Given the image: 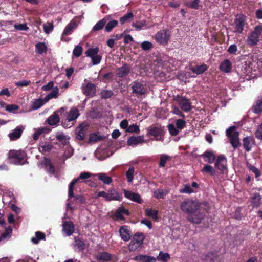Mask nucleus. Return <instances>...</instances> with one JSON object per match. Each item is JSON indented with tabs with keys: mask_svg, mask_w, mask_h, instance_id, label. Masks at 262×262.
Returning <instances> with one entry per match:
<instances>
[{
	"mask_svg": "<svg viewBox=\"0 0 262 262\" xmlns=\"http://www.w3.org/2000/svg\"><path fill=\"white\" fill-rule=\"evenodd\" d=\"M132 89L133 93L138 97L145 94L147 92L145 85L138 81H135L132 83Z\"/></svg>",
	"mask_w": 262,
	"mask_h": 262,
	"instance_id": "13",
	"label": "nucleus"
},
{
	"mask_svg": "<svg viewBox=\"0 0 262 262\" xmlns=\"http://www.w3.org/2000/svg\"><path fill=\"white\" fill-rule=\"evenodd\" d=\"M83 94L88 98H93L95 96L96 92V85L90 82H88L81 87Z\"/></svg>",
	"mask_w": 262,
	"mask_h": 262,
	"instance_id": "14",
	"label": "nucleus"
},
{
	"mask_svg": "<svg viewBox=\"0 0 262 262\" xmlns=\"http://www.w3.org/2000/svg\"><path fill=\"white\" fill-rule=\"evenodd\" d=\"M252 111L255 114H259L262 112V96L258 97L252 107Z\"/></svg>",
	"mask_w": 262,
	"mask_h": 262,
	"instance_id": "29",
	"label": "nucleus"
},
{
	"mask_svg": "<svg viewBox=\"0 0 262 262\" xmlns=\"http://www.w3.org/2000/svg\"><path fill=\"white\" fill-rule=\"evenodd\" d=\"M158 259L163 262H167V260L170 258V255L167 253H163L160 252L159 255L157 257Z\"/></svg>",
	"mask_w": 262,
	"mask_h": 262,
	"instance_id": "58",
	"label": "nucleus"
},
{
	"mask_svg": "<svg viewBox=\"0 0 262 262\" xmlns=\"http://www.w3.org/2000/svg\"><path fill=\"white\" fill-rule=\"evenodd\" d=\"M118 22L116 20H112L106 23L105 26V31L107 32L112 31L113 29L118 25Z\"/></svg>",
	"mask_w": 262,
	"mask_h": 262,
	"instance_id": "51",
	"label": "nucleus"
},
{
	"mask_svg": "<svg viewBox=\"0 0 262 262\" xmlns=\"http://www.w3.org/2000/svg\"><path fill=\"white\" fill-rule=\"evenodd\" d=\"M176 101L180 108L184 112H188L192 108L191 102L190 100L180 95H177L173 98Z\"/></svg>",
	"mask_w": 262,
	"mask_h": 262,
	"instance_id": "8",
	"label": "nucleus"
},
{
	"mask_svg": "<svg viewBox=\"0 0 262 262\" xmlns=\"http://www.w3.org/2000/svg\"><path fill=\"white\" fill-rule=\"evenodd\" d=\"M63 231L67 236L71 235L75 231V227L72 221H66L63 224Z\"/></svg>",
	"mask_w": 262,
	"mask_h": 262,
	"instance_id": "23",
	"label": "nucleus"
},
{
	"mask_svg": "<svg viewBox=\"0 0 262 262\" xmlns=\"http://www.w3.org/2000/svg\"><path fill=\"white\" fill-rule=\"evenodd\" d=\"M147 135L152 136L156 141H161L163 137V130L161 127L158 126H150L148 127Z\"/></svg>",
	"mask_w": 262,
	"mask_h": 262,
	"instance_id": "11",
	"label": "nucleus"
},
{
	"mask_svg": "<svg viewBox=\"0 0 262 262\" xmlns=\"http://www.w3.org/2000/svg\"><path fill=\"white\" fill-rule=\"evenodd\" d=\"M123 191L125 198L139 204L142 203L143 200L139 194L127 190H124Z\"/></svg>",
	"mask_w": 262,
	"mask_h": 262,
	"instance_id": "20",
	"label": "nucleus"
},
{
	"mask_svg": "<svg viewBox=\"0 0 262 262\" xmlns=\"http://www.w3.org/2000/svg\"><path fill=\"white\" fill-rule=\"evenodd\" d=\"M171 160V157L165 154H162L160 156L159 166L160 167H164L167 161Z\"/></svg>",
	"mask_w": 262,
	"mask_h": 262,
	"instance_id": "49",
	"label": "nucleus"
},
{
	"mask_svg": "<svg viewBox=\"0 0 262 262\" xmlns=\"http://www.w3.org/2000/svg\"><path fill=\"white\" fill-rule=\"evenodd\" d=\"M126 132L132 133L139 134L140 132V128L139 126L137 124H133L132 125L128 126V127L126 130Z\"/></svg>",
	"mask_w": 262,
	"mask_h": 262,
	"instance_id": "57",
	"label": "nucleus"
},
{
	"mask_svg": "<svg viewBox=\"0 0 262 262\" xmlns=\"http://www.w3.org/2000/svg\"><path fill=\"white\" fill-rule=\"evenodd\" d=\"M227 160L226 157L224 155H219L216 159L215 166L220 171L223 172L227 168Z\"/></svg>",
	"mask_w": 262,
	"mask_h": 262,
	"instance_id": "22",
	"label": "nucleus"
},
{
	"mask_svg": "<svg viewBox=\"0 0 262 262\" xmlns=\"http://www.w3.org/2000/svg\"><path fill=\"white\" fill-rule=\"evenodd\" d=\"M235 126H232L226 130V135L230 139V142L232 147L236 149L241 145L239 140V133L235 130Z\"/></svg>",
	"mask_w": 262,
	"mask_h": 262,
	"instance_id": "5",
	"label": "nucleus"
},
{
	"mask_svg": "<svg viewBox=\"0 0 262 262\" xmlns=\"http://www.w3.org/2000/svg\"><path fill=\"white\" fill-rule=\"evenodd\" d=\"M168 193V191L166 189H158L154 192V196L158 199H163Z\"/></svg>",
	"mask_w": 262,
	"mask_h": 262,
	"instance_id": "39",
	"label": "nucleus"
},
{
	"mask_svg": "<svg viewBox=\"0 0 262 262\" xmlns=\"http://www.w3.org/2000/svg\"><path fill=\"white\" fill-rule=\"evenodd\" d=\"M44 165L48 172L52 174H54L55 173V168L52 163L50 159L45 158L44 160Z\"/></svg>",
	"mask_w": 262,
	"mask_h": 262,
	"instance_id": "36",
	"label": "nucleus"
},
{
	"mask_svg": "<svg viewBox=\"0 0 262 262\" xmlns=\"http://www.w3.org/2000/svg\"><path fill=\"white\" fill-rule=\"evenodd\" d=\"M76 25L74 20H71L70 23L64 29L63 35H67L70 34L73 28L75 27Z\"/></svg>",
	"mask_w": 262,
	"mask_h": 262,
	"instance_id": "48",
	"label": "nucleus"
},
{
	"mask_svg": "<svg viewBox=\"0 0 262 262\" xmlns=\"http://www.w3.org/2000/svg\"><path fill=\"white\" fill-rule=\"evenodd\" d=\"M24 129L25 127L24 126H17L8 135L10 140L11 141H15L21 137Z\"/></svg>",
	"mask_w": 262,
	"mask_h": 262,
	"instance_id": "18",
	"label": "nucleus"
},
{
	"mask_svg": "<svg viewBox=\"0 0 262 262\" xmlns=\"http://www.w3.org/2000/svg\"><path fill=\"white\" fill-rule=\"evenodd\" d=\"M82 48L80 46H76L73 51V54L76 57H79L81 56L82 52Z\"/></svg>",
	"mask_w": 262,
	"mask_h": 262,
	"instance_id": "61",
	"label": "nucleus"
},
{
	"mask_svg": "<svg viewBox=\"0 0 262 262\" xmlns=\"http://www.w3.org/2000/svg\"><path fill=\"white\" fill-rule=\"evenodd\" d=\"M180 209L188 214V221L193 224H200L205 216L204 212L200 209L199 202L192 199L183 201L180 204Z\"/></svg>",
	"mask_w": 262,
	"mask_h": 262,
	"instance_id": "1",
	"label": "nucleus"
},
{
	"mask_svg": "<svg viewBox=\"0 0 262 262\" xmlns=\"http://www.w3.org/2000/svg\"><path fill=\"white\" fill-rule=\"evenodd\" d=\"M114 93L112 90H102L100 92L102 99H107L112 97Z\"/></svg>",
	"mask_w": 262,
	"mask_h": 262,
	"instance_id": "54",
	"label": "nucleus"
},
{
	"mask_svg": "<svg viewBox=\"0 0 262 262\" xmlns=\"http://www.w3.org/2000/svg\"><path fill=\"white\" fill-rule=\"evenodd\" d=\"M261 196L258 193H255L251 199V204L253 207H258L261 204Z\"/></svg>",
	"mask_w": 262,
	"mask_h": 262,
	"instance_id": "34",
	"label": "nucleus"
},
{
	"mask_svg": "<svg viewBox=\"0 0 262 262\" xmlns=\"http://www.w3.org/2000/svg\"><path fill=\"white\" fill-rule=\"evenodd\" d=\"M97 176L98 179L105 184H110L112 182L111 177L107 176L105 173H98Z\"/></svg>",
	"mask_w": 262,
	"mask_h": 262,
	"instance_id": "43",
	"label": "nucleus"
},
{
	"mask_svg": "<svg viewBox=\"0 0 262 262\" xmlns=\"http://www.w3.org/2000/svg\"><path fill=\"white\" fill-rule=\"evenodd\" d=\"M133 260L140 262H156V258L146 255H139L134 257Z\"/></svg>",
	"mask_w": 262,
	"mask_h": 262,
	"instance_id": "30",
	"label": "nucleus"
},
{
	"mask_svg": "<svg viewBox=\"0 0 262 262\" xmlns=\"http://www.w3.org/2000/svg\"><path fill=\"white\" fill-rule=\"evenodd\" d=\"M107 19L106 17L103 18L96 23L93 27L92 30L94 31H99L103 28L107 23Z\"/></svg>",
	"mask_w": 262,
	"mask_h": 262,
	"instance_id": "41",
	"label": "nucleus"
},
{
	"mask_svg": "<svg viewBox=\"0 0 262 262\" xmlns=\"http://www.w3.org/2000/svg\"><path fill=\"white\" fill-rule=\"evenodd\" d=\"M201 156L205 159V162L210 164L213 163L215 160V155L211 151L207 150Z\"/></svg>",
	"mask_w": 262,
	"mask_h": 262,
	"instance_id": "31",
	"label": "nucleus"
},
{
	"mask_svg": "<svg viewBox=\"0 0 262 262\" xmlns=\"http://www.w3.org/2000/svg\"><path fill=\"white\" fill-rule=\"evenodd\" d=\"M65 111V108L61 107L60 109L54 112L48 118L47 121L50 125L54 126L57 125L60 121L59 116L62 119L63 113Z\"/></svg>",
	"mask_w": 262,
	"mask_h": 262,
	"instance_id": "10",
	"label": "nucleus"
},
{
	"mask_svg": "<svg viewBox=\"0 0 262 262\" xmlns=\"http://www.w3.org/2000/svg\"><path fill=\"white\" fill-rule=\"evenodd\" d=\"M135 169L133 167H130L127 171L125 172V176L127 179L128 182H131L134 178Z\"/></svg>",
	"mask_w": 262,
	"mask_h": 262,
	"instance_id": "55",
	"label": "nucleus"
},
{
	"mask_svg": "<svg viewBox=\"0 0 262 262\" xmlns=\"http://www.w3.org/2000/svg\"><path fill=\"white\" fill-rule=\"evenodd\" d=\"M104 137L98 135L96 134H90L89 138V142L90 143H96L99 141H102Z\"/></svg>",
	"mask_w": 262,
	"mask_h": 262,
	"instance_id": "47",
	"label": "nucleus"
},
{
	"mask_svg": "<svg viewBox=\"0 0 262 262\" xmlns=\"http://www.w3.org/2000/svg\"><path fill=\"white\" fill-rule=\"evenodd\" d=\"M99 51V50L98 48H89L85 52V54L87 56L92 58L97 55Z\"/></svg>",
	"mask_w": 262,
	"mask_h": 262,
	"instance_id": "56",
	"label": "nucleus"
},
{
	"mask_svg": "<svg viewBox=\"0 0 262 262\" xmlns=\"http://www.w3.org/2000/svg\"><path fill=\"white\" fill-rule=\"evenodd\" d=\"M36 237H32L31 241L34 244H37L39 240L45 238V234L40 231H37L35 233Z\"/></svg>",
	"mask_w": 262,
	"mask_h": 262,
	"instance_id": "53",
	"label": "nucleus"
},
{
	"mask_svg": "<svg viewBox=\"0 0 262 262\" xmlns=\"http://www.w3.org/2000/svg\"><path fill=\"white\" fill-rule=\"evenodd\" d=\"M130 71V67L128 64L125 63L121 67L117 69L116 74L119 77H124L127 76Z\"/></svg>",
	"mask_w": 262,
	"mask_h": 262,
	"instance_id": "25",
	"label": "nucleus"
},
{
	"mask_svg": "<svg viewBox=\"0 0 262 262\" xmlns=\"http://www.w3.org/2000/svg\"><path fill=\"white\" fill-rule=\"evenodd\" d=\"M88 128L89 125L86 123L80 124L76 129V138L80 141L83 140Z\"/></svg>",
	"mask_w": 262,
	"mask_h": 262,
	"instance_id": "17",
	"label": "nucleus"
},
{
	"mask_svg": "<svg viewBox=\"0 0 262 262\" xmlns=\"http://www.w3.org/2000/svg\"><path fill=\"white\" fill-rule=\"evenodd\" d=\"M170 37V35L168 33V31L163 29L156 34L155 39L158 43L165 46L168 43Z\"/></svg>",
	"mask_w": 262,
	"mask_h": 262,
	"instance_id": "9",
	"label": "nucleus"
},
{
	"mask_svg": "<svg viewBox=\"0 0 262 262\" xmlns=\"http://www.w3.org/2000/svg\"><path fill=\"white\" fill-rule=\"evenodd\" d=\"M91 176V174L89 172H82L77 179H73L69 185L68 196L69 199L74 196V187L79 180H84L88 179Z\"/></svg>",
	"mask_w": 262,
	"mask_h": 262,
	"instance_id": "12",
	"label": "nucleus"
},
{
	"mask_svg": "<svg viewBox=\"0 0 262 262\" xmlns=\"http://www.w3.org/2000/svg\"><path fill=\"white\" fill-rule=\"evenodd\" d=\"M246 17L245 15L240 14L235 16L234 21V27L233 32L236 33L241 34L244 30L246 25Z\"/></svg>",
	"mask_w": 262,
	"mask_h": 262,
	"instance_id": "7",
	"label": "nucleus"
},
{
	"mask_svg": "<svg viewBox=\"0 0 262 262\" xmlns=\"http://www.w3.org/2000/svg\"><path fill=\"white\" fill-rule=\"evenodd\" d=\"M145 213L147 216H148L154 220H157L158 219V210L147 208L145 209Z\"/></svg>",
	"mask_w": 262,
	"mask_h": 262,
	"instance_id": "46",
	"label": "nucleus"
},
{
	"mask_svg": "<svg viewBox=\"0 0 262 262\" xmlns=\"http://www.w3.org/2000/svg\"><path fill=\"white\" fill-rule=\"evenodd\" d=\"M47 102L45 101V98L43 99L41 98H38L35 99L32 102L31 108L33 110H37L41 107Z\"/></svg>",
	"mask_w": 262,
	"mask_h": 262,
	"instance_id": "40",
	"label": "nucleus"
},
{
	"mask_svg": "<svg viewBox=\"0 0 262 262\" xmlns=\"http://www.w3.org/2000/svg\"><path fill=\"white\" fill-rule=\"evenodd\" d=\"M54 148V146L52 143L47 142H41L38 145V150L39 152L43 155L47 154Z\"/></svg>",
	"mask_w": 262,
	"mask_h": 262,
	"instance_id": "19",
	"label": "nucleus"
},
{
	"mask_svg": "<svg viewBox=\"0 0 262 262\" xmlns=\"http://www.w3.org/2000/svg\"><path fill=\"white\" fill-rule=\"evenodd\" d=\"M12 228L9 226L7 228H5V231L0 235V241H4L6 239H9L12 234Z\"/></svg>",
	"mask_w": 262,
	"mask_h": 262,
	"instance_id": "42",
	"label": "nucleus"
},
{
	"mask_svg": "<svg viewBox=\"0 0 262 262\" xmlns=\"http://www.w3.org/2000/svg\"><path fill=\"white\" fill-rule=\"evenodd\" d=\"M74 251L76 252H83L86 248V244L82 237L76 236L72 244Z\"/></svg>",
	"mask_w": 262,
	"mask_h": 262,
	"instance_id": "15",
	"label": "nucleus"
},
{
	"mask_svg": "<svg viewBox=\"0 0 262 262\" xmlns=\"http://www.w3.org/2000/svg\"><path fill=\"white\" fill-rule=\"evenodd\" d=\"M59 95V89L56 86L54 88L53 90L49 93L44 98L45 102H48L50 99L57 98Z\"/></svg>",
	"mask_w": 262,
	"mask_h": 262,
	"instance_id": "37",
	"label": "nucleus"
},
{
	"mask_svg": "<svg viewBox=\"0 0 262 262\" xmlns=\"http://www.w3.org/2000/svg\"><path fill=\"white\" fill-rule=\"evenodd\" d=\"M116 257L115 255L111 254L106 251L99 252L95 255L96 260L106 262L114 260Z\"/></svg>",
	"mask_w": 262,
	"mask_h": 262,
	"instance_id": "16",
	"label": "nucleus"
},
{
	"mask_svg": "<svg viewBox=\"0 0 262 262\" xmlns=\"http://www.w3.org/2000/svg\"><path fill=\"white\" fill-rule=\"evenodd\" d=\"M80 115L78 110L75 107L71 108L69 112H66V108L65 111L63 113L62 117L61 124L64 128H69L73 125V123L71 125L68 124L67 122H70L71 121L75 120Z\"/></svg>",
	"mask_w": 262,
	"mask_h": 262,
	"instance_id": "3",
	"label": "nucleus"
},
{
	"mask_svg": "<svg viewBox=\"0 0 262 262\" xmlns=\"http://www.w3.org/2000/svg\"><path fill=\"white\" fill-rule=\"evenodd\" d=\"M123 214L127 215H129V212L128 209H125L123 206H120L118 208L115 213L114 216L117 219H119L121 221H124L125 218Z\"/></svg>",
	"mask_w": 262,
	"mask_h": 262,
	"instance_id": "26",
	"label": "nucleus"
},
{
	"mask_svg": "<svg viewBox=\"0 0 262 262\" xmlns=\"http://www.w3.org/2000/svg\"><path fill=\"white\" fill-rule=\"evenodd\" d=\"M119 233L121 238L124 241H128L132 236V233L128 229V226H123L119 229Z\"/></svg>",
	"mask_w": 262,
	"mask_h": 262,
	"instance_id": "24",
	"label": "nucleus"
},
{
	"mask_svg": "<svg viewBox=\"0 0 262 262\" xmlns=\"http://www.w3.org/2000/svg\"><path fill=\"white\" fill-rule=\"evenodd\" d=\"M193 192V190L189 184L185 185L184 188L180 190V192L183 193L190 194Z\"/></svg>",
	"mask_w": 262,
	"mask_h": 262,
	"instance_id": "63",
	"label": "nucleus"
},
{
	"mask_svg": "<svg viewBox=\"0 0 262 262\" xmlns=\"http://www.w3.org/2000/svg\"><path fill=\"white\" fill-rule=\"evenodd\" d=\"M153 47L152 44L148 41H144L141 44V48L144 51H149Z\"/></svg>",
	"mask_w": 262,
	"mask_h": 262,
	"instance_id": "60",
	"label": "nucleus"
},
{
	"mask_svg": "<svg viewBox=\"0 0 262 262\" xmlns=\"http://www.w3.org/2000/svg\"><path fill=\"white\" fill-rule=\"evenodd\" d=\"M186 121L184 119H179L176 121V127L179 129H182L186 126Z\"/></svg>",
	"mask_w": 262,
	"mask_h": 262,
	"instance_id": "62",
	"label": "nucleus"
},
{
	"mask_svg": "<svg viewBox=\"0 0 262 262\" xmlns=\"http://www.w3.org/2000/svg\"><path fill=\"white\" fill-rule=\"evenodd\" d=\"M255 136L258 140L262 141V123L257 127L255 132Z\"/></svg>",
	"mask_w": 262,
	"mask_h": 262,
	"instance_id": "64",
	"label": "nucleus"
},
{
	"mask_svg": "<svg viewBox=\"0 0 262 262\" xmlns=\"http://www.w3.org/2000/svg\"><path fill=\"white\" fill-rule=\"evenodd\" d=\"M144 239V235L142 233H135L128 245L129 250L130 251L137 250L143 244Z\"/></svg>",
	"mask_w": 262,
	"mask_h": 262,
	"instance_id": "6",
	"label": "nucleus"
},
{
	"mask_svg": "<svg viewBox=\"0 0 262 262\" xmlns=\"http://www.w3.org/2000/svg\"><path fill=\"white\" fill-rule=\"evenodd\" d=\"M219 257L218 252L216 251L208 252L205 255L204 260L205 262H214Z\"/></svg>",
	"mask_w": 262,
	"mask_h": 262,
	"instance_id": "33",
	"label": "nucleus"
},
{
	"mask_svg": "<svg viewBox=\"0 0 262 262\" xmlns=\"http://www.w3.org/2000/svg\"><path fill=\"white\" fill-rule=\"evenodd\" d=\"M232 63L229 59L223 60L219 66V69L223 72L228 73L231 71Z\"/></svg>",
	"mask_w": 262,
	"mask_h": 262,
	"instance_id": "28",
	"label": "nucleus"
},
{
	"mask_svg": "<svg viewBox=\"0 0 262 262\" xmlns=\"http://www.w3.org/2000/svg\"><path fill=\"white\" fill-rule=\"evenodd\" d=\"M27 153L24 150H10L8 153V159L12 160L15 165H23L27 163Z\"/></svg>",
	"mask_w": 262,
	"mask_h": 262,
	"instance_id": "2",
	"label": "nucleus"
},
{
	"mask_svg": "<svg viewBox=\"0 0 262 262\" xmlns=\"http://www.w3.org/2000/svg\"><path fill=\"white\" fill-rule=\"evenodd\" d=\"M36 52L38 54H42L43 53H47V46L45 42H38L35 45Z\"/></svg>",
	"mask_w": 262,
	"mask_h": 262,
	"instance_id": "38",
	"label": "nucleus"
},
{
	"mask_svg": "<svg viewBox=\"0 0 262 262\" xmlns=\"http://www.w3.org/2000/svg\"><path fill=\"white\" fill-rule=\"evenodd\" d=\"M203 173H208L210 176H214L215 174V171L213 167L210 165H205L201 170Z\"/></svg>",
	"mask_w": 262,
	"mask_h": 262,
	"instance_id": "50",
	"label": "nucleus"
},
{
	"mask_svg": "<svg viewBox=\"0 0 262 262\" xmlns=\"http://www.w3.org/2000/svg\"><path fill=\"white\" fill-rule=\"evenodd\" d=\"M168 128L169 133L172 136H177L179 133V129H178L173 124H169Z\"/></svg>",
	"mask_w": 262,
	"mask_h": 262,
	"instance_id": "59",
	"label": "nucleus"
},
{
	"mask_svg": "<svg viewBox=\"0 0 262 262\" xmlns=\"http://www.w3.org/2000/svg\"><path fill=\"white\" fill-rule=\"evenodd\" d=\"M253 141L254 140L253 137L250 136L246 137L243 139V146L246 151L249 152L251 150Z\"/></svg>",
	"mask_w": 262,
	"mask_h": 262,
	"instance_id": "35",
	"label": "nucleus"
},
{
	"mask_svg": "<svg viewBox=\"0 0 262 262\" xmlns=\"http://www.w3.org/2000/svg\"><path fill=\"white\" fill-rule=\"evenodd\" d=\"M208 66L203 63L200 66H196L194 67H192L190 68L191 71L196 74L197 75H200L204 73L208 69Z\"/></svg>",
	"mask_w": 262,
	"mask_h": 262,
	"instance_id": "32",
	"label": "nucleus"
},
{
	"mask_svg": "<svg viewBox=\"0 0 262 262\" xmlns=\"http://www.w3.org/2000/svg\"><path fill=\"white\" fill-rule=\"evenodd\" d=\"M262 34V26H256L254 30L247 37V42L249 46L256 45L259 41V38Z\"/></svg>",
	"mask_w": 262,
	"mask_h": 262,
	"instance_id": "4",
	"label": "nucleus"
},
{
	"mask_svg": "<svg viewBox=\"0 0 262 262\" xmlns=\"http://www.w3.org/2000/svg\"><path fill=\"white\" fill-rule=\"evenodd\" d=\"M107 201L113 200L120 201L122 199L121 194L114 189H109L107 191Z\"/></svg>",
	"mask_w": 262,
	"mask_h": 262,
	"instance_id": "27",
	"label": "nucleus"
},
{
	"mask_svg": "<svg viewBox=\"0 0 262 262\" xmlns=\"http://www.w3.org/2000/svg\"><path fill=\"white\" fill-rule=\"evenodd\" d=\"M145 142L144 136L143 135L135 136H133L128 138L127 144L128 145L134 147L142 144Z\"/></svg>",
	"mask_w": 262,
	"mask_h": 262,
	"instance_id": "21",
	"label": "nucleus"
},
{
	"mask_svg": "<svg viewBox=\"0 0 262 262\" xmlns=\"http://www.w3.org/2000/svg\"><path fill=\"white\" fill-rule=\"evenodd\" d=\"M133 13L132 12L127 13L124 16L120 18V23L123 25L126 23H128L132 21L133 18Z\"/></svg>",
	"mask_w": 262,
	"mask_h": 262,
	"instance_id": "44",
	"label": "nucleus"
},
{
	"mask_svg": "<svg viewBox=\"0 0 262 262\" xmlns=\"http://www.w3.org/2000/svg\"><path fill=\"white\" fill-rule=\"evenodd\" d=\"M56 138L57 140L59 142L61 143V144L64 146L67 145L69 143V139L70 138L67 137V136H66V135H64L63 134H60L57 135L56 136Z\"/></svg>",
	"mask_w": 262,
	"mask_h": 262,
	"instance_id": "45",
	"label": "nucleus"
},
{
	"mask_svg": "<svg viewBox=\"0 0 262 262\" xmlns=\"http://www.w3.org/2000/svg\"><path fill=\"white\" fill-rule=\"evenodd\" d=\"M246 167L250 171H251L255 174L256 178H258L260 176L261 173L259 169L250 163L247 162Z\"/></svg>",
	"mask_w": 262,
	"mask_h": 262,
	"instance_id": "52",
	"label": "nucleus"
}]
</instances>
